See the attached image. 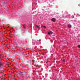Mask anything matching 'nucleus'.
<instances>
[{
    "label": "nucleus",
    "mask_w": 80,
    "mask_h": 80,
    "mask_svg": "<svg viewBox=\"0 0 80 80\" xmlns=\"http://www.w3.org/2000/svg\"><path fill=\"white\" fill-rule=\"evenodd\" d=\"M51 20L52 22H55V21L56 20V19L54 18H52L51 19Z\"/></svg>",
    "instance_id": "1"
},
{
    "label": "nucleus",
    "mask_w": 80,
    "mask_h": 80,
    "mask_svg": "<svg viewBox=\"0 0 80 80\" xmlns=\"http://www.w3.org/2000/svg\"><path fill=\"white\" fill-rule=\"evenodd\" d=\"M48 35H50V34H53V32L50 31L48 32Z\"/></svg>",
    "instance_id": "2"
},
{
    "label": "nucleus",
    "mask_w": 80,
    "mask_h": 80,
    "mask_svg": "<svg viewBox=\"0 0 80 80\" xmlns=\"http://www.w3.org/2000/svg\"><path fill=\"white\" fill-rule=\"evenodd\" d=\"M68 27H69V28H71L72 25L70 24L68 25Z\"/></svg>",
    "instance_id": "3"
},
{
    "label": "nucleus",
    "mask_w": 80,
    "mask_h": 80,
    "mask_svg": "<svg viewBox=\"0 0 80 80\" xmlns=\"http://www.w3.org/2000/svg\"><path fill=\"white\" fill-rule=\"evenodd\" d=\"M42 27H43V28H46V27L45 26H42Z\"/></svg>",
    "instance_id": "4"
},
{
    "label": "nucleus",
    "mask_w": 80,
    "mask_h": 80,
    "mask_svg": "<svg viewBox=\"0 0 80 80\" xmlns=\"http://www.w3.org/2000/svg\"><path fill=\"white\" fill-rule=\"evenodd\" d=\"M36 27H37V28H38L39 29V26H38L36 25Z\"/></svg>",
    "instance_id": "5"
},
{
    "label": "nucleus",
    "mask_w": 80,
    "mask_h": 80,
    "mask_svg": "<svg viewBox=\"0 0 80 80\" xmlns=\"http://www.w3.org/2000/svg\"><path fill=\"white\" fill-rule=\"evenodd\" d=\"M62 61L63 62H65V59H63Z\"/></svg>",
    "instance_id": "6"
},
{
    "label": "nucleus",
    "mask_w": 80,
    "mask_h": 80,
    "mask_svg": "<svg viewBox=\"0 0 80 80\" xmlns=\"http://www.w3.org/2000/svg\"><path fill=\"white\" fill-rule=\"evenodd\" d=\"M78 47L80 48V45H78Z\"/></svg>",
    "instance_id": "7"
},
{
    "label": "nucleus",
    "mask_w": 80,
    "mask_h": 80,
    "mask_svg": "<svg viewBox=\"0 0 80 80\" xmlns=\"http://www.w3.org/2000/svg\"><path fill=\"white\" fill-rule=\"evenodd\" d=\"M2 62L0 63V67H1L2 66Z\"/></svg>",
    "instance_id": "8"
},
{
    "label": "nucleus",
    "mask_w": 80,
    "mask_h": 80,
    "mask_svg": "<svg viewBox=\"0 0 80 80\" xmlns=\"http://www.w3.org/2000/svg\"><path fill=\"white\" fill-rule=\"evenodd\" d=\"M23 28H25V26H23Z\"/></svg>",
    "instance_id": "9"
},
{
    "label": "nucleus",
    "mask_w": 80,
    "mask_h": 80,
    "mask_svg": "<svg viewBox=\"0 0 80 80\" xmlns=\"http://www.w3.org/2000/svg\"><path fill=\"white\" fill-rule=\"evenodd\" d=\"M6 58V59H8V58Z\"/></svg>",
    "instance_id": "10"
},
{
    "label": "nucleus",
    "mask_w": 80,
    "mask_h": 80,
    "mask_svg": "<svg viewBox=\"0 0 80 80\" xmlns=\"http://www.w3.org/2000/svg\"><path fill=\"white\" fill-rule=\"evenodd\" d=\"M19 72H20V73H22V72H20V71H19Z\"/></svg>",
    "instance_id": "11"
},
{
    "label": "nucleus",
    "mask_w": 80,
    "mask_h": 80,
    "mask_svg": "<svg viewBox=\"0 0 80 80\" xmlns=\"http://www.w3.org/2000/svg\"><path fill=\"white\" fill-rule=\"evenodd\" d=\"M5 2L3 3V4H5Z\"/></svg>",
    "instance_id": "12"
},
{
    "label": "nucleus",
    "mask_w": 80,
    "mask_h": 80,
    "mask_svg": "<svg viewBox=\"0 0 80 80\" xmlns=\"http://www.w3.org/2000/svg\"><path fill=\"white\" fill-rule=\"evenodd\" d=\"M16 69H18V68H16Z\"/></svg>",
    "instance_id": "13"
},
{
    "label": "nucleus",
    "mask_w": 80,
    "mask_h": 80,
    "mask_svg": "<svg viewBox=\"0 0 80 80\" xmlns=\"http://www.w3.org/2000/svg\"><path fill=\"white\" fill-rule=\"evenodd\" d=\"M26 55H27V53H26V54H25Z\"/></svg>",
    "instance_id": "14"
},
{
    "label": "nucleus",
    "mask_w": 80,
    "mask_h": 80,
    "mask_svg": "<svg viewBox=\"0 0 80 80\" xmlns=\"http://www.w3.org/2000/svg\"><path fill=\"white\" fill-rule=\"evenodd\" d=\"M3 7H5V6H3Z\"/></svg>",
    "instance_id": "15"
}]
</instances>
